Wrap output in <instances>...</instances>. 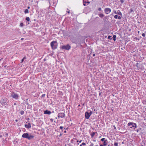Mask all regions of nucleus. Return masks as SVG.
I'll return each mask as SVG.
<instances>
[{"label":"nucleus","instance_id":"1","mask_svg":"<svg viewBox=\"0 0 146 146\" xmlns=\"http://www.w3.org/2000/svg\"><path fill=\"white\" fill-rule=\"evenodd\" d=\"M22 137L28 139V140H31L33 139L34 136L31 134L28 133H24L22 136Z\"/></svg>","mask_w":146,"mask_h":146},{"label":"nucleus","instance_id":"2","mask_svg":"<svg viewBox=\"0 0 146 146\" xmlns=\"http://www.w3.org/2000/svg\"><path fill=\"white\" fill-rule=\"evenodd\" d=\"M50 46L52 50H55L57 48L58 43L56 41H53L50 43Z\"/></svg>","mask_w":146,"mask_h":146},{"label":"nucleus","instance_id":"3","mask_svg":"<svg viewBox=\"0 0 146 146\" xmlns=\"http://www.w3.org/2000/svg\"><path fill=\"white\" fill-rule=\"evenodd\" d=\"M0 102L3 106L7 105L8 103L7 100V99H2Z\"/></svg>","mask_w":146,"mask_h":146},{"label":"nucleus","instance_id":"4","mask_svg":"<svg viewBox=\"0 0 146 146\" xmlns=\"http://www.w3.org/2000/svg\"><path fill=\"white\" fill-rule=\"evenodd\" d=\"M11 96L13 98L16 100H17L19 97L18 95L17 94L14 93V92H11Z\"/></svg>","mask_w":146,"mask_h":146},{"label":"nucleus","instance_id":"5","mask_svg":"<svg viewBox=\"0 0 146 146\" xmlns=\"http://www.w3.org/2000/svg\"><path fill=\"white\" fill-rule=\"evenodd\" d=\"M127 125L128 126L132 125V126L130 127L131 128H132L133 127H135L136 128L137 127L136 124L133 122H129L128 123Z\"/></svg>","mask_w":146,"mask_h":146},{"label":"nucleus","instance_id":"6","mask_svg":"<svg viewBox=\"0 0 146 146\" xmlns=\"http://www.w3.org/2000/svg\"><path fill=\"white\" fill-rule=\"evenodd\" d=\"M61 48L63 49H65L66 50H69L71 46L68 44H67L66 45L62 46Z\"/></svg>","mask_w":146,"mask_h":146},{"label":"nucleus","instance_id":"7","mask_svg":"<svg viewBox=\"0 0 146 146\" xmlns=\"http://www.w3.org/2000/svg\"><path fill=\"white\" fill-rule=\"evenodd\" d=\"M111 9L110 8H106L104 9V11L107 14H109L111 12Z\"/></svg>","mask_w":146,"mask_h":146},{"label":"nucleus","instance_id":"8","mask_svg":"<svg viewBox=\"0 0 146 146\" xmlns=\"http://www.w3.org/2000/svg\"><path fill=\"white\" fill-rule=\"evenodd\" d=\"M65 116V115L64 113H60L58 114V117L59 118H64Z\"/></svg>","mask_w":146,"mask_h":146},{"label":"nucleus","instance_id":"9","mask_svg":"<svg viewBox=\"0 0 146 146\" xmlns=\"http://www.w3.org/2000/svg\"><path fill=\"white\" fill-rule=\"evenodd\" d=\"M90 115L89 113L87 111L85 112V117L86 119H88L89 118Z\"/></svg>","mask_w":146,"mask_h":146},{"label":"nucleus","instance_id":"10","mask_svg":"<svg viewBox=\"0 0 146 146\" xmlns=\"http://www.w3.org/2000/svg\"><path fill=\"white\" fill-rule=\"evenodd\" d=\"M25 126L26 128L28 129H30L31 127V123H28L27 124H25Z\"/></svg>","mask_w":146,"mask_h":146},{"label":"nucleus","instance_id":"11","mask_svg":"<svg viewBox=\"0 0 146 146\" xmlns=\"http://www.w3.org/2000/svg\"><path fill=\"white\" fill-rule=\"evenodd\" d=\"M44 114H47L50 115L51 113V112L48 110H46L44 111Z\"/></svg>","mask_w":146,"mask_h":146},{"label":"nucleus","instance_id":"12","mask_svg":"<svg viewBox=\"0 0 146 146\" xmlns=\"http://www.w3.org/2000/svg\"><path fill=\"white\" fill-rule=\"evenodd\" d=\"M117 14L121 15H122V13H121L120 11L118 10L117 11Z\"/></svg>","mask_w":146,"mask_h":146},{"label":"nucleus","instance_id":"13","mask_svg":"<svg viewBox=\"0 0 146 146\" xmlns=\"http://www.w3.org/2000/svg\"><path fill=\"white\" fill-rule=\"evenodd\" d=\"M107 140H106L105 141H104L103 143V144L104 146H106L107 145Z\"/></svg>","mask_w":146,"mask_h":146},{"label":"nucleus","instance_id":"14","mask_svg":"<svg viewBox=\"0 0 146 146\" xmlns=\"http://www.w3.org/2000/svg\"><path fill=\"white\" fill-rule=\"evenodd\" d=\"M24 12L26 14L28 13H29V11L28 9H26L25 10Z\"/></svg>","mask_w":146,"mask_h":146},{"label":"nucleus","instance_id":"15","mask_svg":"<svg viewBox=\"0 0 146 146\" xmlns=\"http://www.w3.org/2000/svg\"><path fill=\"white\" fill-rule=\"evenodd\" d=\"M99 16L100 17L102 18L104 17V15L102 14H100L99 15Z\"/></svg>","mask_w":146,"mask_h":146},{"label":"nucleus","instance_id":"16","mask_svg":"<svg viewBox=\"0 0 146 146\" xmlns=\"http://www.w3.org/2000/svg\"><path fill=\"white\" fill-rule=\"evenodd\" d=\"M95 133L94 132H93L91 134V136L92 138L94 136V135H95Z\"/></svg>","mask_w":146,"mask_h":146},{"label":"nucleus","instance_id":"17","mask_svg":"<svg viewBox=\"0 0 146 146\" xmlns=\"http://www.w3.org/2000/svg\"><path fill=\"white\" fill-rule=\"evenodd\" d=\"M26 20L29 21L30 20V19L29 17H27L26 18Z\"/></svg>","mask_w":146,"mask_h":146},{"label":"nucleus","instance_id":"18","mask_svg":"<svg viewBox=\"0 0 146 146\" xmlns=\"http://www.w3.org/2000/svg\"><path fill=\"white\" fill-rule=\"evenodd\" d=\"M116 36L114 35L113 36V40L115 41L116 40Z\"/></svg>","mask_w":146,"mask_h":146},{"label":"nucleus","instance_id":"19","mask_svg":"<svg viewBox=\"0 0 146 146\" xmlns=\"http://www.w3.org/2000/svg\"><path fill=\"white\" fill-rule=\"evenodd\" d=\"M118 144V143H117L115 142L114 143V146H117Z\"/></svg>","mask_w":146,"mask_h":146},{"label":"nucleus","instance_id":"20","mask_svg":"<svg viewBox=\"0 0 146 146\" xmlns=\"http://www.w3.org/2000/svg\"><path fill=\"white\" fill-rule=\"evenodd\" d=\"M106 139L105 138H103L101 139V141H105Z\"/></svg>","mask_w":146,"mask_h":146},{"label":"nucleus","instance_id":"21","mask_svg":"<svg viewBox=\"0 0 146 146\" xmlns=\"http://www.w3.org/2000/svg\"><path fill=\"white\" fill-rule=\"evenodd\" d=\"M20 26L21 27H22L23 26V23H20Z\"/></svg>","mask_w":146,"mask_h":146},{"label":"nucleus","instance_id":"22","mask_svg":"<svg viewBox=\"0 0 146 146\" xmlns=\"http://www.w3.org/2000/svg\"><path fill=\"white\" fill-rule=\"evenodd\" d=\"M24 111H21L20 112V113L21 115H23L24 114Z\"/></svg>","mask_w":146,"mask_h":146},{"label":"nucleus","instance_id":"23","mask_svg":"<svg viewBox=\"0 0 146 146\" xmlns=\"http://www.w3.org/2000/svg\"><path fill=\"white\" fill-rule=\"evenodd\" d=\"M118 16L117 15H115L114 16V17L115 19H117V18Z\"/></svg>","mask_w":146,"mask_h":146},{"label":"nucleus","instance_id":"24","mask_svg":"<svg viewBox=\"0 0 146 146\" xmlns=\"http://www.w3.org/2000/svg\"><path fill=\"white\" fill-rule=\"evenodd\" d=\"M90 143L91 144L90 145V146H94V144L93 143L91 142Z\"/></svg>","mask_w":146,"mask_h":146},{"label":"nucleus","instance_id":"25","mask_svg":"<svg viewBox=\"0 0 146 146\" xmlns=\"http://www.w3.org/2000/svg\"><path fill=\"white\" fill-rule=\"evenodd\" d=\"M130 11L131 13L133 11V9H132L131 8L130 9Z\"/></svg>","mask_w":146,"mask_h":146},{"label":"nucleus","instance_id":"26","mask_svg":"<svg viewBox=\"0 0 146 146\" xmlns=\"http://www.w3.org/2000/svg\"><path fill=\"white\" fill-rule=\"evenodd\" d=\"M143 103L144 104H146V99L145 100L143 101Z\"/></svg>","mask_w":146,"mask_h":146},{"label":"nucleus","instance_id":"27","mask_svg":"<svg viewBox=\"0 0 146 146\" xmlns=\"http://www.w3.org/2000/svg\"><path fill=\"white\" fill-rule=\"evenodd\" d=\"M117 19H121V17L120 16H118V17H117Z\"/></svg>","mask_w":146,"mask_h":146},{"label":"nucleus","instance_id":"28","mask_svg":"<svg viewBox=\"0 0 146 146\" xmlns=\"http://www.w3.org/2000/svg\"><path fill=\"white\" fill-rule=\"evenodd\" d=\"M63 128H64V127H63V126H60V129H62H62H63Z\"/></svg>","mask_w":146,"mask_h":146},{"label":"nucleus","instance_id":"29","mask_svg":"<svg viewBox=\"0 0 146 146\" xmlns=\"http://www.w3.org/2000/svg\"><path fill=\"white\" fill-rule=\"evenodd\" d=\"M82 145L85 146L86 145V144L85 143L83 142L82 143Z\"/></svg>","mask_w":146,"mask_h":146},{"label":"nucleus","instance_id":"30","mask_svg":"<svg viewBox=\"0 0 146 146\" xmlns=\"http://www.w3.org/2000/svg\"><path fill=\"white\" fill-rule=\"evenodd\" d=\"M142 36H143V37H145V34L144 33H143L142 34Z\"/></svg>","mask_w":146,"mask_h":146},{"label":"nucleus","instance_id":"31","mask_svg":"<svg viewBox=\"0 0 146 146\" xmlns=\"http://www.w3.org/2000/svg\"><path fill=\"white\" fill-rule=\"evenodd\" d=\"M45 96V94H43L42 96H41V97H44Z\"/></svg>","mask_w":146,"mask_h":146},{"label":"nucleus","instance_id":"32","mask_svg":"<svg viewBox=\"0 0 146 146\" xmlns=\"http://www.w3.org/2000/svg\"><path fill=\"white\" fill-rule=\"evenodd\" d=\"M120 1L122 3L124 2V1L123 0H120Z\"/></svg>","mask_w":146,"mask_h":146},{"label":"nucleus","instance_id":"33","mask_svg":"<svg viewBox=\"0 0 146 146\" xmlns=\"http://www.w3.org/2000/svg\"><path fill=\"white\" fill-rule=\"evenodd\" d=\"M101 8L100 7V8H99L98 9V10L99 11H101Z\"/></svg>","mask_w":146,"mask_h":146},{"label":"nucleus","instance_id":"34","mask_svg":"<svg viewBox=\"0 0 146 146\" xmlns=\"http://www.w3.org/2000/svg\"><path fill=\"white\" fill-rule=\"evenodd\" d=\"M89 113L90 115H91L92 113V111H90V112Z\"/></svg>","mask_w":146,"mask_h":146},{"label":"nucleus","instance_id":"35","mask_svg":"<svg viewBox=\"0 0 146 146\" xmlns=\"http://www.w3.org/2000/svg\"><path fill=\"white\" fill-rule=\"evenodd\" d=\"M50 120L52 122L53 121V119H50Z\"/></svg>","mask_w":146,"mask_h":146},{"label":"nucleus","instance_id":"36","mask_svg":"<svg viewBox=\"0 0 146 146\" xmlns=\"http://www.w3.org/2000/svg\"><path fill=\"white\" fill-rule=\"evenodd\" d=\"M8 135V134L7 133H5V137H7V136Z\"/></svg>","mask_w":146,"mask_h":146},{"label":"nucleus","instance_id":"37","mask_svg":"<svg viewBox=\"0 0 146 146\" xmlns=\"http://www.w3.org/2000/svg\"><path fill=\"white\" fill-rule=\"evenodd\" d=\"M113 127H114V129H116V127H115V125L113 126Z\"/></svg>","mask_w":146,"mask_h":146},{"label":"nucleus","instance_id":"38","mask_svg":"<svg viewBox=\"0 0 146 146\" xmlns=\"http://www.w3.org/2000/svg\"><path fill=\"white\" fill-rule=\"evenodd\" d=\"M85 3H86V2H85ZM83 5L85 6H86V4L84 3V2H83Z\"/></svg>","mask_w":146,"mask_h":146},{"label":"nucleus","instance_id":"39","mask_svg":"<svg viewBox=\"0 0 146 146\" xmlns=\"http://www.w3.org/2000/svg\"><path fill=\"white\" fill-rule=\"evenodd\" d=\"M62 135V133H60V135H59V137H60V136H61Z\"/></svg>","mask_w":146,"mask_h":146},{"label":"nucleus","instance_id":"40","mask_svg":"<svg viewBox=\"0 0 146 146\" xmlns=\"http://www.w3.org/2000/svg\"><path fill=\"white\" fill-rule=\"evenodd\" d=\"M64 129L65 130V128H64ZM64 133H66V131L65 130V131H64Z\"/></svg>","mask_w":146,"mask_h":146},{"label":"nucleus","instance_id":"41","mask_svg":"<svg viewBox=\"0 0 146 146\" xmlns=\"http://www.w3.org/2000/svg\"><path fill=\"white\" fill-rule=\"evenodd\" d=\"M23 59L24 60L25 59H26V57H24V58H23Z\"/></svg>","mask_w":146,"mask_h":146},{"label":"nucleus","instance_id":"42","mask_svg":"<svg viewBox=\"0 0 146 146\" xmlns=\"http://www.w3.org/2000/svg\"><path fill=\"white\" fill-rule=\"evenodd\" d=\"M139 129H136V131H137V132H138V131H139Z\"/></svg>","mask_w":146,"mask_h":146},{"label":"nucleus","instance_id":"43","mask_svg":"<svg viewBox=\"0 0 146 146\" xmlns=\"http://www.w3.org/2000/svg\"><path fill=\"white\" fill-rule=\"evenodd\" d=\"M24 60L23 59L22 60H21V63H22L23 62V61H24Z\"/></svg>","mask_w":146,"mask_h":146},{"label":"nucleus","instance_id":"44","mask_svg":"<svg viewBox=\"0 0 146 146\" xmlns=\"http://www.w3.org/2000/svg\"><path fill=\"white\" fill-rule=\"evenodd\" d=\"M100 146H104V145L103 144H100Z\"/></svg>","mask_w":146,"mask_h":146},{"label":"nucleus","instance_id":"45","mask_svg":"<svg viewBox=\"0 0 146 146\" xmlns=\"http://www.w3.org/2000/svg\"><path fill=\"white\" fill-rule=\"evenodd\" d=\"M67 12L68 13H70V12L69 11H67Z\"/></svg>","mask_w":146,"mask_h":146},{"label":"nucleus","instance_id":"46","mask_svg":"<svg viewBox=\"0 0 146 146\" xmlns=\"http://www.w3.org/2000/svg\"><path fill=\"white\" fill-rule=\"evenodd\" d=\"M82 140H81L80 141H79V143H80L82 142Z\"/></svg>","mask_w":146,"mask_h":146},{"label":"nucleus","instance_id":"47","mask_svg":"<svg viewBox=\"0 0 146 146\" xmlns=\"http://www.w3.org/2000/svg\"><path fill=\"white\" fill-rule=\"evenodd\" d=\"M117 12L115 11V12H114V13H115L116 14H117Z\"/></svg>","mask_w":146,"mask_h":146},{"label":"nucleus","instance_id":"48","mask_svg":"<svg viewBox=\"0 0 146 146\" xmlns=\"http://www.w3.org/2000/svg\"><path fill=\"white\" fill-rule=\"evenodd\" d=\"M93 56H95V54H94L93 55Z\"/></svg>","mask_w":146,"mask_h":146},{"label":"nucleus","instance_id":"49","mask_svg":"<svg viewBox=\"0 0 146 146\" xmlns=\"http://www.w3.org/2000/svg\"><path fill=\"white\" fill-rule=\"evenodd\" d=\"M24 38H22L21 39V40H23Z\"/></svg>","mask_w":146,"mask_h":146},{"label":"nucleus","instance_id":"50","mask_svg":"<svg viewBox=\"0 0 146 146\" xmlns=\"http://www.w3.org/2000/svg\"><path fill=\"white\" fill-rule=\"evenodd\" d=\"M30 7L29 6V7H28V9H30Z\"/></svg>","mask_w":146,"mask_h":146},{"label":"nucleus","instance_id":"51","mask_svg":"<svg viewBox=\"0 0 146 146\" xmlns=\"http://www.w3.org/2000/svg\"><path fill=\"white\" fill-rule=\"evenodd\" d=\"M110 36H108V38H110Z\"/></svg>","mask_w":146,"mask_h":146},{"label":"nucleus","instance_id":"52","mask_svg":"<svg viewBox=\"0 0 146 146\" xmlns=\"http://www.w3.org/2000/svg\"><path fill=\"white\" fill-rule=\"evenodd\" d=\"M14 105H16V103H14Z\"/></svg>","mask_w":146,"mask_h":146},{"label":"nucleus","instance_id":"53","mask_svg":"<svg viewBox=\"0 0 146 146\" xmlns=\"http://www.w3.org/2000/svg\"><path fill=\"white\" fill-rule=\"evenodd\" d=\"M93 141L95 142L96 141V140H94Z\"/></svg>","mask_w":146,"mask_h":146},{"label":"nucleus","instance_id":"54","mask_svg":"<svg viewBox=\"0 0 146 146\" xmlns=\"http://www.w3.org/2000/svg\"><path fill=\"white\" fill-rule=\"evenodd\" d=\"M101 93V92H100V93H99V95H100H100Z\"/></svg>","mask_w":146,"mask_h":146},{"label":"nucleus","instance_id":"55","mask_svg":"<svg viewBox=\"0 0 146 146\" xmlns=\"http://www.w3.org/2000/svg\"><path fill=\"white\" fill-rule=\"evenodd\" d=\"M94 146H98V145H95Z\"/></svg>","mask_w":146,"mask_h":146},{"label":"nucleus","instance_id":"56","mask_svg":"<svg viewBox=\"0 0 146 146\" xmlns=\"http://www.w3.org/2000/svg\"><path fill=\"white\" fill-rule=\"evenodd\" d=\"M79 142V141H78V140H77V142Z\"/></svg>","mask_w":146,"mask_h":146},{"label":"nucleus","instance_id":"57","mask_svg":"<svg viewBox=\"0 0 146 146\" xmlns=\"http://www.w3.org/2000/svg\"><path fill=\"white\" fill-rule=\"evenodd\" d=\"M82 145H82V144H81L80 145V146H82Z\"/></svg>","mask_w":146,"mask_h":146},{"label":"nucleus","instance_id":"58","mask_svg":"<svg viewBox=\"0 0 146 146\" xmlns=\"http://www.w3.org/2000/svg\"><path fill=\"white\" fill-rule=\"evenodd\" d=\"M138 33H139V31H138Z\"/></svg>","mask_w":146,"mask_h":146},{"label":"nucleus","instance_id":"59","mask_svg":"<svg viewBox=\"0 0 146 146\" xmlns=\"http://www.w3.org/2000/svg\"><path fill=\"white\" fill-rule=\"evenodd\" d=\"M15 121H17V120H16Z\"/></svg>","mask_w":146,"mask_h":146},{"label":"nucleus","instance_id":"60","mask_svg":"<svg viewBox=\"0 0 146 146\" xmlns=\"http://www.w3.org/2000/svg\"><path fill=\"white\" fill-rule=\"evenodd\" d=\"M87 3H90V2H87Z\"/></svg>","mask_w":146,"mask_h":146},{"label":"nucleus","instance_id":"61","mask_svg":"<svg viewBox=\"0 0 146 146\" xmlns=\"http://www.w3.org/2000/svg\"><path fill=\"white\" fill-rule=\"evenodd\" d=\"M94 111H95V109L94 110Z\"/></svg>","mask_w":146,"mask_h":146},{"label":"nucleus","instance_id":"62","mask_svg":"<svg viewBox=\"0 0 146 146\" xmlns=\"http://www.w3.org/2000/svg\"><path fill=\"white\" fill-rule=\"evenodd\" d=\"M78 144V145H79V143H78V144Z\"/></svg>","mask_w":146,"mask_h":146},{"label":"nucleus","instance_id":"63","mask_svg":"<svg viewBox=\"0 0 146 146\" xmlns=\"http://www.w3.org/2000/svg\"><path fill=\"white\" fill-rule=\"evenodd\" d=\"M72 140H71V142H72Z\"/></svg>","mask_w":146,"mask_h":146},{"label":"nucleus","instance_id":"64","mask_svg":"<svg viewBox=\"0 0 146 146\" xmlns=\"http://www.w3.org/2000/svg\"><path fill=\"white\" fill-rule=\"evenodd\" d=\"M62 131H63V130L62 129Z\"/></svg>","mask_w":146,"mask_h":146}]
</instances>
